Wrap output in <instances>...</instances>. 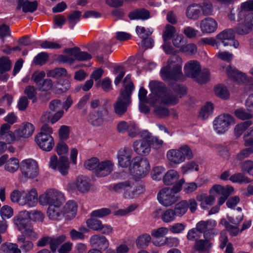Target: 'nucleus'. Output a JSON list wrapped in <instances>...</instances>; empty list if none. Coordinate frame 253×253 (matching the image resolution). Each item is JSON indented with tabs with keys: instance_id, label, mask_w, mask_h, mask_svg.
<instances>
[{
	"instance_id": "11",
	"label": "nucleus",
	"mask_w": 253,
	"mask_h": 253,
	"mask_svg": "<svg viewBox=\"0 0 253 253\" xmlns=\"http://www.w3.org/2000/svg\"><path fill=\"white\" fill-rule=\"evenodd\" d=\"M64 195L59 191L49 189L40 196L39 202L42 205L61 206L65 202Z\"/></svg>"
},
{
	"instance_id": "35",
	"label": "nucleus",
	"mask_w": 253,
	"mask_h": 253,
	"mask_svg": "<svg viewBox=\"0 0 253 253\" xmlns=\"http://www.w3.org/2000/svg\"><path fill=\"white\" fill-rule=\"evenodd\" d=\"M179 178L178 172L174 169L168 170L163 177V181L165 185H169L175 183Z\"/></svg>"
},
{
	"instance_id": "60",
	"label": "nucleus",
	"mask_w": 253,
	"mask_h": 253,
	"mask_svg": "<svg viewBox=\"0 0 253 253\" xmlns=\"http://www.w3.org/2000/svg\"><path fill=\"white\" fill-rule=\"evenodd\" d=\"M234 114L237 118L242 120H250L253 118L252 114L242 108L236 110Z\"/></svg>"
},
{
	"instance_id": "5",
	"label": "nucleus",
	"mask_w": 253,
	"mask_h": 253,
	"mask_svg": "<svg viewBox=\"0 0 253 253\" xmlns=\"http://www.w3.org/2000/svg\"><path fill=\"white\" fill-rule=\"evenodd\" d=\"M185 75L193 79L200 84L206 83L209 80L210 73L208 70L201 71L199 63L191 60L188 62L184 66Z\"/></svg>"
},
{
	"instance_id": "52",
	"label": "nucleus",
	"mask_w": 253,
	"mask_h": 253,
	"mask_svg": "<svg viewBox=\"0 0 253 253\" xmlns=\"http://www.w3.org/2000/svg\"><path fill=\"white\" fill-rule=\"evenodd\" d=\"M46 74L48 77L58 78L65 76L67 74V71L63 68H57L48 71Z\"/></svg>"
},
{
	"instance_id": "19",
	"label": "nucleus",
	"mask_w": 253,
	"mask_h": 253,
	"mask_svg": "<svg viewBox=\"0 0 253 253\" xmlns=\"http://www.w3.org/2000/svg\"><path fill=\"white\" fill-rule=\"evenodd\" d=\"M132 150L128 148H121L117 153L119 165L122 168H127L131 164Z\"/></svg>"
},
{
	"instance_id": "49",
	"label": "nucleus",
	"mask_w": 253,
	"mask_h": 253,
	"mask_svg": "<svg viewBox=\"0 0 253 253\" xmlns=\"http://www.w3.org/2000/svg\"><path fill=\"white\" fill-rule=\"evenodd\" d=\"M151 240V236L149 234H143L139 236L136 240V246L138 248H143L148 245Z\"/></svg>"
},
{
	"instance_id": "15",
	"label": "nucleus",
	"mask_w": 253,
	"mask_h": 253,
	"mask_svg": "<svg viewBox=\"0 0 253 253\" xmlns=\"http://www.w3.org/2000/svg\"><path fill=\"white\" fill-rule=\"evenodd\" d=\"M35 140L38 146L45 151H51L54 145L51 135L43 132L38 133L35 137Z\"/></svg>"
},
{
	"instance_id": "56",
	"label": "nucleus",
	"mask_w": 253,
	"mask_h": 253,
	"mask_svg": "<svg viewBox=\"0 0 253 253\" xmlns=\"http://www.w3.org/2000/svg\"><path fill=\"white\" fill-rule=\"evenodd\" d=\"M176 29L174 27L169 24H167L163 35L164 42H166L167 41L171 39Z\"/></svg>"
},
{
	"instance_id": "1",
	"label": "nucleus",
	"mask_w": 253,
	"mask_h": 253,
	"mask_svg": "<svg viewBox=\"0 0 253 253\" xmlns=\"http://www.w3.org/2000/svg\"><path fill=\"white\" fill-rule=\"evenodd\" d=\"M162 78L168 81H183L184 77L182 72V59L177 54L170 56L168 65L161 70Z\"/></svg>"
},
{
	"instance_id": "38",
	"label": "nucleus",
	"mask_w": 253,
	"mask_h": 253,
	"mask_svg": "<svg viewBox=\"0 0 253 253\" xmlns=\"http://www.w3.org/2000/svg\"><path fill=\"white\" fill-rule=\"evenodd\" d=\"M17 242L19 244L21 251H22L23 252L26 253L30 251L33 248V243L31 241L26 240V237L23 235L18 237Z\"/></svg>"
},
{
	"instance_id": "54",
	"label": "nucleus",
	"mask_w": 253,
	"mask_h": 253,
	"mask_svg": "<svg viewBox=\"0 0 253 253\" xmlns=\"http://www.w3.org/2000/svg\"><path fill=\"white\" fill-rule=\"evenodd\" d=\"M24 92L27 95V98L32 100L33 103L37 101L36 88L34 86H27Z\"/></svg>"
},
{
	"instance_id": "26",
	"label": "nucleus",
	"mask_w": 253,
	"mask_h": 253,
	"mask_svg": "<svg viewBox=\"0 0 253 253\" xmlns=\"http://www.w3.org/2000/svg\"><path fill=\"white\" fill-rule=\"evenodd\" d=\"M226 73L229 78L238 84L245 83L248 82L247 76L245 74L239 72L231 67L227 68Z\"/></svg>"
},
{
	"instance_id": "23",
	"label": "nucleus",
	"mask_w": 253,
	"mask_h": 253,
	"mask_svg": "<svg viewBox=\"0 0 253 253\" xmlns=\"http://www.w3.org/2000/svg\"><path fill=\"white\" fill-rule=\"evenodd\" d=\"M218 24L212 18H206L200 22V29L204 33H212L217 29Z\"/></svg>"
},
{
	"instance_id": "34",
	"label": "nucleus",
	"mask_w": 253,
	"mask_h": 253,
	"mask_svg": "<svg viewBox=\"0 0 253 253\" xmlns=\"http://www.w3.org/2000/svg\"><path fill=\"white\" fill-rule=\"evenodd\" d=\"M201 11V8L200 5L191 4L187 8L186 15L188 18L195 20L200 17Z\"/></svg>"
},
{
	"instance_id": "12",
	"label": "nucleus",
	"mask_w": 253,
	"mask_h": 253,
	"mask_svg": "<svg viewBox=\"0 0 253 253\" xmlns=\"http://www.w3.org/2000/svg\"><path fill=\"white\" fill-rule=\"evenodd\" d=\"M21 180L25 182L28 179L34 178L39 174V168L37 162L33 159L23 160L20 164Z\"/></svg>"
},
{
	"instance_id": "45",
	"label": "nucleus",
	"mask_w": 253,
	"mask_h": 253,
	"mask_svg": "<svg viewBox=\"0 0 253 253\" xmlns=\"http://www.w3.org/2000/svg\"><path fill=\"white\" fill-rule=\"evenodd\" d=\"M241 171L244 173L253 176V161L247 160L243 162L240 165Z\"/></svg>"
},
{
	"instance_id": "36",
	"label": "nucleus",
	"mask_w": 253,
	"mask_h": 253,
	"mask_svg": "<svg viewBox=\"0 0 253 253\" xmlns=\"http://www.w3.org/2000/svg\"><path fill=\"white\" fill-rule=\"evenodd\" d=\"M61 206H49L47 214L49 218L52 220L60 219L63 215L62 211H60Z\"/></svg>"
},
{
	"instance_id": "46",
	"label": "nucleus",
	"mask_w": 253,
	"mask_h": 253,
	"mask_svg": "<svg viewBox=\"0 0 253 253\" xmlns=\"http://www.w3.org/2000/svg\"><path fill=\"white\" fill-rule=\"evenodd\" d=\"M213 109V104L208 102L201 110L199 117L203 120L207 119L211 114Z\"/></svg>"
},
{
	"instance_id": "61",
	"label": "nucleus",
	"mask_w": 253,
	"mask_h": 253,
	"mask_svg": "<svg viewBox=\"0 0 253 253\" xmlns=\"http://www.w3.org/2000/svg\"><path fill=\"white\" fill-rule=\"evenodd\" d=\"M48 58V54L45 52H42L36 55L34 59V63L35 65H42L47 61Z\"/></svg>"
},
{
	"instance_id": "17",
	"label": "nucleus",
	"mask_w": 253,
	"mask_h": 253,
	"mask_svg": "<svg viewBox=\"0 0 253 253\" xmlns=\"http://www.w3.org/2000/svg\"><path fill=\"white\" fill-rule=\"evenodd\" d=\"M216 224L217 223L214 220H201L196 224V227L201 234H204V239H207L211 234H217V232L215 233L213 231Z\"/></svg>"
},
{
	"instance_id": "25",
	"label": "nucleus",
	"mask_w": 253,
	"mask_h": 253,
	"mask_svg": "<svg viewBox=\"0 0 253 253\" xmlns=\"http://www.w3.org/2000/svg\"><path fill=\"white\" fill-rule=\"evenodd\" d=\"M38 7V2L37 1H30L28 0H17L16 9L20 10L22 8V11L24 13L33 12L35 11Z\"/></svg>"
},
{
	"instance_id": "16",
	"label": "nucleus",
	"mask_w": 253,
	"mask_h": 253,
	"mask_svg": "<svg viewBox=\"0 0 253 253\" xmlns=\"http://www.w3.org/2000/svg\"><path fill=\"white\" fill-rule=\"evenodd\" d=\"M235 32L232 29H227L221 32L216 36V39L221 42L224 46L233 45L238 48L239 43L235 40Z\"/></svg>"
},
{
	"instance_id": "3",
	"label": "nucleus",
	"mask_w": 253,
	"mask_h": 253,
	"mask_svg": "<svg viewBox=\"0 0 253 253\" xmlns=\"http://www.w3.org/2000/svg\"><path fill=\"white\" fill-rule=\"evenodd\" d=\"M117 193H123L126 199H133L144 191V186L140 184H135L132 180H127L114 184L111 186Z\"/></svg>"
},
{
	"instance_id": "64",
	"label": "nucleus",
	"mask_w": 253,
	"mask_h": 253,
	"mask_svg": "<svg viewBox=\"0 0 253 253\" xmlns=\"http://www.w3.org/2000/svg\"><path fill=\"white\" fill-rule=\"evenodd\" d=\"M245 146H253V126L251 127L244 135Z\"/></svg>"
},
{
	"instance_id": "7",
	"label": "nucleus",
	"mask_w": 253,
	"mask_h": 253,
	"mask_svg": "<svg viewBox=\"0 0 253 253\" xmlns=\"http://www.w3.org/2000/svg\"><path fill=\"white\" fill-rule=\"evenodd\" d=\"M184 183L183 179H180L172 188H165L161 189L157 195L159 203L166 207L171 206L178 200L174 194L180 191Z\"/></svg>"
},
{
	"instance_id": "33",
	"label": "nucleus",
	"mask_w": 253,
	"mask_h": 253,
	"mask_svg": "<svg viewBox=\"0 0 253 253\" xmlns=\"http://www.w3.org/2000/svg\"><path fill=\"white\" fill-rule=\"evenodd\" d=\"M104 121L103 113L101 111H93L89 113L87 121L93 126L101 125Z\"/></svg>"
},
{
	"instance_id": "8",
	"label": "nucleus",
	"mask_w": 253,
	"mask_h": 253,
	"mask_svg": "<svg viewBox=\"0 0 253 253\" xmlns=\"http://www.w3.org/2000/svg\"><path fill=\"white\" fill-rule=\"evenodd\" d=\"M187 92L186 88L179 84L174 83L169 84V90L166 92L162 97V102L167 105H174L179 98L184 96Z\"/></svg>"
},
{
	"instance_id": "2",
	"label": "nucleus",
	"mask_w": 253,
	"mask_h": 253,
	"mask_svg": "<svg viewBox=\"0 0 253 253\" xmlns=\"http://www.w3.org/2000/svg\"><path fill=\"white\" fill-rule=\"evenodd\" d=\"M253 0L247 1L241 3L238 11V21L244 18L243 25H239L236 29V32L240 35H245L253 29Z\"/></svg>"
},
{
	"instance_id": "9",
	"label": "nucleus",
	"mask_w": 253,
	"mask_h": 253,
	"mask_svg": "<svg viewBox=\"0 0 253 253\" xmlns=\"http://www.w3.org/2000/svg\"><path fill=\"white\" fill-rule=\"evenodd\" d=\"M150 169V164L147 159L136 157L132 159L129 166V172L135 178L144 177L148 174Z\"/></svg>"
},
{
	"instance_id": "63",
	"label": "nucleus",
	"mask_w": 253,
	"mask_h": 253,
	"mask_svg": "<svg viewBox=\"0 0 253 253\" xmlns=\"http://www.w3.org/2000/svg\"><path fill=\"white\" fill-rule=\"evenodd\" d=\"M201 237V234L198 231L196 227L193 228L189 230L187 234V239L190 241H195L200 239Z\"/></svg>"
},
{
	"instance_id": "59",
	"label": "nucleus",
	"mask_w": 253,
	"mask_h": 253,
	"mask_svg": "<svg viewBox=\"0 0 253 253\" xmlns=\"http://www.w3.org/2000/svg\"><path fill=\"white\" fill-rule=\"evenodd\" d=\"M111 211L108 208H102L92 211L90 213V216L94 218H102L110 214Z\"/></svg>"
},
{
	"instance_id": "40",
	"label": "nucleus",
	"mask_w": 253,
	"mask_h": 253,
	"mask_svg": "<svg viewBox=\"0 0 253 253\" xmlns=\"http://www.w3.org/2000/svg\"><path fill=\"white\" fill-rule=\"evenodd\" d=\"M1 253H21V251L18 248L16 244L4 243L0 246Z\"/></svg>"
},
{
	"instance_id": "62",
	"label": "nucleus",
	"mask_w": 253,
	"mask_h": 253,
	"mask_svg": "<svg viewBox=\"0 0 253 253\" xmlns=\"http://www.w3.org/2000/svg\"><path fill=\"white\" fill-rule=\"evenodd\" d=\"M136 32L139 37L143 39L150 36L153 33V30L149 28L145 29L143 27L137 26L136 27Z\"/></svg>"
},
{
	"instance_id": "32",
	"label": "nucleus",
	"mask_w": 253,
	"mask_h": 253,
	"mask_svg": "<svg viewBox=\"0 0 253 253\" xmlns=\"http://www.w3.org/2000/svg\"><path fill=\"white\" fill-rule=\"evenodd\" d=\"M131 20H146L150 17V12L144 8L137 9L130 12L128 15Z\"/></svg>"
},
{
	"instance_id": "30",
	"label": "nucleus",
	"mask_w": 253,
	"mask_h": 253,
	"mask_svg": "<svg viewBox=\"0 0 253 253\" xmlns=\"http://www.w3.org/2000/svg\"><path fill=\"white\" fill-rule=\"evenodd\" d=\"M149 87L152 93L158 97H162L167 91L164 84L160 82L151 81Z\"/></svg>"
},
{
	"instance_id": "24",
	"label": "nucleus",
	"mask_w": 253,
	"mask_h": 253,
	"mask_svg": "<svg viewBox=\"0 0 253 253\" xmlns=\"http://www.w3.org/2000/svg\"><path fill=\"white\" fill-rule=\"evenodd\" d=\"M113 163L109 160L99 162L97 169H96V175L98 177H104L108 175L113 171Z\"/></svg>"
},
{
	"instance_id": "31",
	"label": "nucleus",
	"mask_w": 253,
	"mask_h": 253,
	"mask_svg": "<svg viewBox=\"0 0 253 253\" xmlns=\"http://www.w3.org/2000/svg\"><path fill=\"white\" fill-rule=\"evenodd\" d=\"M212 246L211 241L207 239H199L195 243L194 249L200 253L209 252Z\"/></svg>"
},
{
	"instance_id": "18",
	"label": "nucleus",
	"mask_w": 253,
	"mask_h": 253,
	"mask_svg": "<svg viewBox=\"0 0 253 253\" xmlns=\"http://www.w3.org/2000/svg\"><path fill=\"white\" fill-rule=\"evenodd\" d=\"M30 217V213L28 211H22L14 217L13 221L17 229L21 231L29 225Z\"/></svg>"
},
{
	"instance_id": "20",
	"label": "nucleus",
	"mask_w": 253,
	"mask_h": 253,
	"mask_svg": "<svg viewBox=\"0 0 253 253\" xmlns=\"http://www.w3.org/2000/svg\"><path fill=\"white\" fill-rule=\"evenodd\" d=\"M141 139L135 141L133 143L134 152L141 156H147L151 151V147L148 139L140 137Z\"/></svg>"
},
{
	"instance_id": "50",
	"label": "nucleus",
	"mask_w": 253,
	"mask_h": 253,
	"mask_svg": "<svg viewBox=\"0 0 253 253\" xmlns=\"http://www.w3.org/2000/svg\"><path fill=\"white\" fill-rule=\"evenodd\" d=\"M86 223L89 228L94 231H99L101 227H102L101 221L94 217H91L90 218L86 220Z\"/></svg>"
},
{
	"instance_id": "21",
	"label": "nucleus",
	"mask_w": 253,
	"mask_h": 253,
	"mask_svg": "<svg viewBox=\"0 0 253 253\" xmlns=\"http://www.w3.org/2000/svg\"><path fill=\"white\" fill-rule=\"evenodd\" d=\"M35 130L34 125L29 122H24L19 126V128L15 130V134L16 138H28L33 134Z\"/></svg>"
},
{
	"instance_id": "29",
	"label": "nucleus",
	"mask_w": 253,
	"mask_h": 253,
	"mask_svg": "<svg viewBox=\"0 0 253 253\" xmlns=\"http://www.w3.org/2000/svg\"><path fill=\"white\" fill-rule=\"evenodd\" d=\"M77 205L73 201H69L64 206L62 211L63 215L68 219H71L76 215Z\"/></svg>"
},
{
	"instance_id": "4",
	"label": "nucleus",
	"mask_w": 253,
	"mask_h": 253,
	"mask_svg": "<svg viewBox=\"0 0 253 253\" xmlns=\"http://www.w3.org/2000/svg\"><path fill=\"white\" fill-rule=\"evenodd\" d=\"M134 89L133 83H130L125 86L123 90L121 91L120 95L114 104V109L115 114L121 117L127 111V107L131 103V95Z\"/></svg>"
},
{
	"instance_id": "6",
	"label": "nucleus",
	"mask_w": 253,
	"mask_h": 253,
	"mask_svg": "<svg viewBox=\"0 0 253 253\" xmlns=\"http://www.w3.org/2000/svg\"><path fill=\"white\" fill-rule=\"evenodd\" d=\"M10 198L12 202L28 207H34L38 203V194L35 189L27 192L14 190L11 193Z\"/></svg>"
},
{
	"instance_id": "28",
	"label": "nucleus",
	"mask_w": 253,
	"mask_h": 253,
	"mask_svg": "<svg viewBox=\"0 0 253 253\" xmlns=\"http://www.w3.org/2000/svg\"><path fill=\"white\" fill-rule=\"evenodd\" d=\"M90 243L92 246L101 250H106L109 245L108 240L105 236L95 235L90 237Z\"/></svg>"
},
{
	"instance_id": "42",
	"label": "nucleus",
	"mask_w": 253,
	"mask_h": 253,
	"mask_svg": "<svg viewBox=\"0 0 253 253\" xmlns=\"http://www.w3.org/2000/svg\"><path fill=\"white\" fill-rule=\"evenodd\" d=\"M161 219L165 223H170L175 220L176 215L172 209H169L163 211Z\"/></svg>"
},
{
	"instance_id": "10",
	"label": "nucleus",
	"mask_w": 253,
	"mask_h": 253,
	"mask_svg": "<svg viewBox=\"0 0 253 253\" xmlns=\"http://www.w3.org/2000/svg\"><path fill=\"white\" fill-rule=\"evenodd\" d=\"M167 157L171 164L177 165L184 162L186 159H191L193 157V155L189 146L184 145L178 149L169 150L167 152Z\"/></svg>"
},
{
	"instance_id": "14",
	"label": "nucleus",
	"mask_w": 253,
	"mask_h": 253,
	"mask_svg": "<svg viewBox=\"0 0 253 253\" xmlns=\"http://www.w3.org/2000/svg\"><path fill=\"white\" fill-rule=\"evenodd\" d=\"M49 167L53 169H57L63 175H66L68 173L69 162L67 157L61 156L58 160L56 155H53L50 158Z\"/></svg>"
},
{
	"instance_id": "43",
	"label": "nucleus",
	"mask_w": 253,
	"mask_h": 253,
	"mask_svg": "<svg viewBox=\"0 0 253 253\" xmlns=\"http://www.w3.org/2000/svg\"><path fill=\"white\" fill-rule=\"evenodd\" d=\"M252 124V122L251 120H248L237 125L234 128L235 136L237 137H240Z\"/></svg>"
},
{
	"instance_id": "37",
	"label": "nucleus",
	"mask_w": 253,
	"mask_h": 253,
	"mask_svg": "<svg viewBox=\"0 0 253 253\" xmlns=\"http://www.w3.org/2000/svg\"><path fill=\"white\" fill-rule=\"evenodd\" d=\"M90 187V183L86 177L79 176L76 180V187L81 192L88 191Z\"/></svg>"
},
{
	"instance_id": "47",
	"label": "nucleus",
	"mask_w": 253,
	"mask_h": 253,
	"mask_svg": "<svg viewBox=\"0 0 253 253\" xmlns=\"http://www.w3.org/2000/svg\"><path fill=\"white\" fill-rule=\"evenodd\" d=\"M82 12L81 11H75L68 16L67 19L71 29H73L76 23L80 20Z\"/></svg>"
},
{
	"instance_id": "58",
	"label": "nucleus",
	"mask_w": 253,
	"mask_h": 253,
	"mask_svg": "<svg viewBox=\"0 0 253 253\" xmlns=\"http://www.w3.org/2000/svg\"><path fill=\"white\" fill-rule=\"evenodd\" d=\"M99 161L97 158H92L86 160L84 164L85 169L88 170H95L96 173V169H97Z\"/></svg>"
},
{
	"instance_id": "51",
	"label": "nucleus",
	"mask_w": 253,
	"mask_h": 253,
	"mask_svg": "<svg viewBox=\"0 0 253 253\" xmlns=\"http://www.w3.org/2000/svg\"><path fill=\"white\" fill-rule=\"evenodd\" d=\"M11 66V62L8 57L3 56L0 58V74L10 70Z\"/></svg>"
},
{
	"instance_id": "27",
	"label": "nucleus",
	"mask_w": 253,
	"mask_h": 253,
	"mask_svg": "<svg viewBox=\"0 0 253 253\" xmlns=\"http://www.w3.org/2000/svg\"><path fill=\"white\" fill-rule=\"evenodd\" d=\"M140 137L148 139L150 147L156 149L161 148L163 144V141L159 139L157 137L153 136L152 134L147 130H143L140 133Z\"/></svg>"
},
{
	"instance_id": "41",
	"label": "nucleus",
	"mask_w": 253,
	"mask_h": 253,
	"mask_svg": "<svg viewBox=\"0 0 253 253\" xmlns=\"http://www.w3.org/2000/svg\"><path fill=\"white\" fill-rule=\"evenodd\" d=\"M187 200H182L177 203L173 210L176 216L181 217L184 215L187 211Z\"/></svg>"
},
{
	"instance_id": "53",
	"label": "nucleus",
	"mask_w": 253,
	"mask_h": 253,
	"mask_svg": "<svg viewBox=\"0 0 253 253\" xmlns=\"http://www.w3.org/2000/svg\"><path fill=\"white\" fill-rule=\"evenodd\" d=\"M113 73L116 75V77L114 81L116 85H118L121 82L122 78L125 74V70L123 67L115 66L113 68Z\"/></svg>"
},
{
	"instance_id": "44",
	"label": "nucleus",
	"mask_w": 253,
	"mask_h": 253,
	"mask_svg": "<svg viewBox=\"0 0 253 253\" xmlns=\"http://www.w3.org/2000/svg\"><path fill=\"white\" fill-rule=\"evenodd\" d=\"M20 168L18 160L16 158H11L6 161L5 165L6 170L13 172L16 171L18 168Z\"/></svg>"
},
{
	"instance_id": "48",
	"label": "nucleus",
	"mask_w": 253,
	"mask_h": 253,
	"mask_svg": "<svg viewBox=\"0 0 253 253\" xmlns=\"http://www.w3.org/2000/svg\"><path fill=\"white\" fill-rule=\"evenodd\" d=\"M221 222L224 225L226 230L229 233L230 235L234 237L236 236L240 232L239 228L237 225H233L226 222L225 219H221Z\"/></svg>"
},
{
	"instance_id": "39",
	"label": "nucleus",
	"mask_w": 253,
	"mask_h": 253,
	"mask_svg": "<svg viewBox=\"0 0 253 253\" xmlns=\"http://www.w3.org/2000/svg\"><path fill=\"white\" fill-rule=\"evenodd\" d=\"M229 180L232 182L240 184L249 183L251 182V180L242 172H237L232 175L230 177Z\"/></svg>"
},
{
	"instance_id": "13",
	"label": "nucleus",
	"mask_w": 253,
	"mask_h": 253,
	"mask_svg": "<svg viewBox=\"0 0 253 253\" xmlns=\"http://www.w3.org/2000/svg\"><path fill=\"white\" fill-rule=\"evenodd\" d=\"M234 123V118L229 114L218 116L214 120L213 128L218 134H223L228 130L229 126Z\"/></svg>"
},
{
	"instance_id": "57",
	"label": "nucleus",
	"mask_w": 253,
	"mask_h": 253,
	"mask_svg": "<svg viewBox=\"0 0 253 253\" xmlns=\"http://www.w3.org/2000/svg\"><path fill=\"white\" fill-rule=\"evenodd\" d=\"M215 94L221 98L226 99L229 96V92L226 88L221 85H217L214 88Z\"/></svg>"
},
{
	"instance_id": "22",
	"label": "nucleus",
	"mask_w": 253,
	"mask_h": 253,
	"mask_svg": "<svg viewBox=\"0 0 253 253\" xmlns=\"http://www.w3.org/2000/svg\"><path fill=\"white\" fill-rule=\"evenodd\" d=\"M64 52L70 55H73L74 57L75 60L84 61L91 58V55L89 53L85 51H81L78 47L65 48Z\"/></svg>"
},
{
	"instance_id": "55",
	"label": "nucleus",
	"mask_w": 253,
	"mask_h": 253,
	"mask_svg": "<svg viewBox=\"0 0 253 253\" xmlns=\"http://www.w3.org/2000/svg\"><path fill=\"white\" fill-rule=\"evenodd\" d=\"M66 237L64 235H60L56 238L51 237V251L53 253L55 252L58 246L63 243L66 240Z\"/></svg>"
}]
</instances>
